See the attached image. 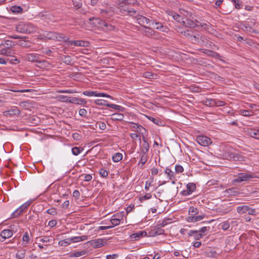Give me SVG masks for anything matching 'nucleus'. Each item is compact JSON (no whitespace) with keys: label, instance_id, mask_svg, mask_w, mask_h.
<instances>
[{"label":"nucleus","instance_id":"1","mask_svg":"<svg viewBox=\"0 0 259 259\" xmlns=\"http://www.w3.org/2000/svg\"><path fill=\"white\" fill-rule=\"evenodd\" d=\"M121 13L122 15L130 16L136 19L138 23L143 27L146 26L145 25H150L151 23L154 24L155 22V20L153 19H149L140 15L139 12L133 8L122 7L121 9Z\"/></svg>","mask_w":259,"mask_h":259},{"label":"nucleus","instance_id":"2","mask_svg":"<svg viewBox=\"0 0 259 259\" xmlns=\"http://www.w3.org/2000/svg\"><path fill=\"white\" fill-rule=\"evenodd\" d=\"M50 39H56L58 41L63 40L67 45H73L75 46H85V41L82 40H69L68 37L62 33L57 32H50L48 35Z\"/></svg>","mask_w":259,"mask_h":259},{"label":"nucleus","instance_id":"3","mask_svg":"<svg viewBox=\"0 0 259 259\" xmlns=\"http://www.w3.org/2000/svg\"><path fill=\"white\" fill-rule=\"evenodd\" d=\"M189 216L186 220L188 222H196L203 220L205 217L204 214H199V210L194 206H191L189 208Z\"/></svg>","mask_w":259,"mask_h":259},{"label":"nucleus","instance_id":"4","mask_svg":"<svg viewBox=\"0 0 259 259\" xmlns=\"http://www.w3.org/2000/svg\"><path fill=\"white\" fill-rule=\"evenodd\" d=\"M16 30L22 33H31L36 31V27L29 23L20 22L17 25Z\"/></svg>","mask_w":259,"mask_h":259},{"label":"nucleus","instance_id":"5","mask_svg":"<svg viewBox=\"0 0 259 259\" xmlns=\"http://www.w3.org/2000/svg\"><path fill=\"white\" fill-rule=\"evenodd\" d=\"M254 25V20H250L248 22L242 23L240 25V27L241 29L244 31L256 33V31L253 28Z\"/></svg>","mask_w":259,"mask_h":259},{"label":"nucleus","instance_id":"6","mask_svg":"<svg viewBox=\"0 0 259 259\" xmlns=\"http://www.w3.org/2000/svg\"><path fill=\"white\" fill-rule=\"evenodd\" d=\"M39 59V55L36 53H28L25 56V59L28 61L36 62L42 65L47 63V61L45 60L41 61Z\"/></svg>","mask_w":259,"mask_h":259},{"label":"nucleus","instance_id":"7","mask_svg":"<svg viewBox=\"0 0 259 259\" xmlns=\"http://www.w3.org/2000/svg\"><path fill=\"white\" fill-rule=\"evenodd\" d=\"M31 203L32 200H30L26 202L25 203L23 204L12 213L11 215V218H15L19 217L24 210H25L28 207V206L31 204Z\"/></svg>","mask_w":259,"mask_h":259},{"label":"nucleus","instance_id":"8","mask_svg":"<svg viewBox=\"0 0 259 259\" xmlns=\"http://www.w3.org/2000/svg\"><path fill=\"white\" fill-rule=\"evenodd\" d=\"M252 178H254V177L252 174L241 172L239 173L238 177L233 180V182L234 183H238L243 181H248Z\"/></svg>","mask_w":259,"mask_h":259},{"label":"nucleus","instance_id":"9","mask_svg":"<svg viewBox=\"0 0 259 259\" xmlns=\"http://www.w3.org/2000/svg\"><path fill=\"white\" fill-rule=\"evenodd\" d=\"M161 228L158 224H157L153 229L149 231V236L154 237L164 234V230Z\"/></svg>","mask_w":259,"mask_h":259},{"label":"nucleus","instance_id":"10","mask_svg":"<svg viewBox=\"0 0 259 259\" xmlns=\"http://www.w3.org/2000/svg\"><path fill=\"white\" fill-rule=\"evenodd\" d=\"M196 141L201 146H207L211 143L210 138L204 136H198L196 138Z\"/></svg>","mask_w":259,"mask_h":259},{"label":"nucleus","instance_id":"11","mask_svg":"<svg viewBox=\"0 0 259 259\" xmlns=\"http://www.w3.org/2000/svg\"><path fill=\"white\" fill-rule=\"evenodd\" d=\"M186 190H183L181 193L183 196L191 194L196 190V185L193 183H189L186 186Z\"/></svg>","mask_w":259,"mask_h":259},{"label":"nucleus","instance_id":"12","mask_svg":"<svg viewBox=\"0 0 259 259\" xmlns=\"http://www.w3.org/2000/svg\"><path fill=\"white\" fill-rule=\"evenodd\" d=\"M199 22L197 20L195 21H193L191 19L185 18L184 20H182V23L184 26L188 28H195L196 26H198Z\"/></svg>","mask_w":259,"mask_h":259},{"label":"nucleus","instance_id":"13","mask_svg":"<svg viewBox=\"0 0 259 259\" xmlns=\"http://www.w3.org/2000/svg\"><path fill=\"white\" fill-rule=\"evenodd\" d=\"M100 15L104 18L109 19L115 14V9H100Z\"/></svg>","mask_w":259,"mask_h":259},{"label":"nucleus","instance_id":"14","mask_svg":"<svg viewBox=\"0 0 259 259\" xmlns=\"http://www.w3.org/2000/svg\"><path fill=\"white\" fill-rule=\"evenodd\" d=\"M200 51L205 54H206L208 56L211 57L213 58H217L218 59L221 60V55L218 54V53L210 50H207V49H200Z\"/></svg>","mask_w":259,"mask_h":259},{"label":"nucleus","instance_id":"15","mask_svg":"<svg viewBox=\"0 0 259 259\" xmlns=\"http://www.w3.org/2000/svg\"><path fill=\"white\" fill-rule=\"evenodd\" d=\"M226 158L233 159L235 161H242L244 157L238 153L231 152L228 153Z\"/></svg>","mask_w":259,"mask_h":259},{"label":"nucleus","instance_id":"16","mask_svg":"<svg viewBox=\"0 0 259 259\" xmlns=\"http://www.w3.org/2000/svg\"><path fill=\"white\" fill-rule=\"evenodd\" d=\"M93 24L95 27H97L99 29L103 30V26L105 23V20H102L99 18H93Z\"/></svg>","mask_w":259,"mask_h":259},{"label":"nucleus","instance_id":"17","mask_svg":"<svg viewBox=\"0 0 259 259\" xmlns=\"http://www.w3.org/2000/svg\"><path fill=\"white\" fill-rule=\"evenodd\" d=\"M147 235V233L146 231H139L135 233H133L130 235V238L134 240H138L140 238L143 236H145Z\"/></svg>","mask_w":259,"mask_h":259},{"label":"nucleus","instance_id":"18","mask_svg":"<svg viewBox=\"0 0 259 259\" xmlns=\"http://www.w3.org/2000/svg\"><path fill=\"white\" fill-rule=\"evenodd\" d=\"M144 29H142V33L147 37H151L156 33V31L153 30L151 27L144 26Z\"/></svg>","mask_w":259,"mask_h":259},{"label":"nucleus","instance_id":"19","mask_svg":"<svg viewBox=\"0 0 259 259\" xmlns=\"http://www.w3.org/2000/svg\"><path fill=\"white\" fill-rule=\"evenodd\" d=\"M88 243L94 248H100L103 246V239H97L89 241Z\"/></svg>","mask_w":259,"mask_h":259},{"label":"nucleus","instance_id":"20","mask_svg":"<svg viewBox=\"0 0 259 259\" xmlns=\"http://www.w3.org/2000/svg\"><path fill=\"white\" fill-rule=\"evenodd\" d=\"M130 124H131L130 126V127L135 128V130H134V131H135L136 133L141 132L142 134H143L142 131H146L145 128H144L140 124H139L138 123H136L134 122H130Z\"/></svg>","mask_w":259,"mask_h":259},{"label":"nucleus","instance_id":"21","mask_svg":"<svg viewBox=\"0 0 259 259\" xmlns=\"http://www.w3.org/2000/svg\"><path fill=\"white\" fill-rule=\"evenodd\" d=\"M115 25L111 24L108 21H105V23L103 26V31L105 32L112 31L115 29Z\"/></svg>","mask_w":259,"mask_h":259},{"label":"nucleus","instance_id":"22","mask_svg":"<svg viewBox=\"0 0 259 259\" xmlns=\"http://www.w3.org/2000/svg\"><path fill=\"white\" fill-rule=\"evenodd\" d=\"M13 232L9 229H5L1 232V236L2 238L6 239L10 238L13 235Z\"/></svg>","mask_w":259,"mask_h":259},{"label":"nucleus","instance_id":"23","mask_svg":"<svg viewBox=\"0 0 259 259\" xmlns=\"http://www.w3.org/2000/svg\"><path fill=\"white\" fill-rule=\"evenodd\" d=\"M54 240L53 237L48 236H44L43 238L39 239V241L45 243V245H49L50 243L53 244Z\"/></svg>","mask_w":259,"mask_h":259},{"label":"nucleus","instance_id":"24","mask_svg":"<svg viewBox=\"0 0 259 259\" xmlns=\"http://www.w3.org/2000/svg\"><path fill=\"white\" fill-rule=\"evenodd\" d=\"M6 115H18L20 113V111L17 107L10 109L5 112Z\"/></svg>","mask_w":259,"mask_h":259},{"label":"nucleus","instance_id":"25","mask_svg":"<svg viewBox=\"0 0 259 259\" xmlns=\"http://www.w3.org/2000/svg\"><path fill=\"white\" fill-rule=\"evenodd\" d=\"M10 10L14 14H21L23 11V9L21 7L16 5L11 6Z\"/></svg>","mask_w":259,"mask_h":259},{"label":"nucleus","instance_id":"26","mask_svg":"<svg viewBox=\"0 0 259 259\" xmlns=\"http://www.w3.org/2000/svg\"><path fill=\"white\" fill-rule=\"evenodd\" d=\"M88 239V236L82 235L81 236H75L70 238L71 243L79 242L81 241L85 240Z\"/></svg>","mask_w":259,"mask_h":259},{"label":"nucleus","instance_id":"27","mask_svg":"<svg viewBox=\"0 0 259 259\" xmlns=\"http://www.w3.org/2000/svg\"><path fill=\"white\" fill-rule=\"evenodd\" d=\"M189 236H193L196 240H199L202 237L198 231L190 230L188 233Z\"/></svg>","mask_w":259,"mask_h":259},{"label":"nucleus","instance_id":"28","mask_svg":"<svg viewBox=\"0 0 259 259\" xmlns=\"http://www.w3.org/2000/svg\"><path fill=\"white\" fill-rule=\"evenodd\" d=\"M164 173L167 176L168 179L170 180H175L176 178L174 172H173L170 169L166 167L165 169Z\"/></svg>","mask_w":259,"mask_h":259},{"label":"nucleus","instance_id":"29","mask_svg":"<svg viewBox=\"0 0 259 259\" xmlns=\"http://www.w3.org/2000/svg\"><path fill=\"white\" fill-rule=\"evenodd\" d=\"M124 115L122 113H113L111 115V119L114 121L122 120Z\"/></svg>","mask_w":259,"mask_h":259},{"label":"nucleus","instance_id":"30","mask_svg":"<svg viewBox=\"0 0 259 259\" xmlns=\"http://www.w3.org/2000/svg\"><path fill=\"white\" fill-rule=\"evenodd\" d=\"M200 34L198 33L194 34L193 32L192 37H190L189 40L193 44H197L200 41Z\"/></svg>","mask_w":259,"mask_h":259},{"label":"nucleus","instance_id":"31","mask_svg":"<svg viewBox=\"0 0 259 259\" xmlns=\"http://www.w3.org/2000/svg\"><path fill=\"white\" fill-rule=\"evenodd\" d=\"M214 100L215 99H206L205 100H203L202 103L206 106L212 107H214Z\"/></svg>","mask_w":259,"mask_h":259},{"label":"nucleus","instance_id":"32","mask_svg":"<svg viewBox=\"0 0 259 259\" xmlns=\"http://www.w3.org/2000/svg\"><path fill=\"white\" fill-rule=\"evenodd\" d=\"M248 206L247 205L239 206L237 207L236 211L240 214L246 213L248 210Z\"/></svg>","mask_w":259,"mask_h":259},{"label":"nucleus","instance_id":"33","mask_svg":"<svg viewBox=\"0 0 259 259\" xmlns=\"http://www.w3.org/2000/svg\"><path fill=\"white\" fill-rule=\"evenodd\" d=\"M248 134L251 137L259 139V130L252 129L248 132Z\"/></svg>","mask_w":259,"mask_h":259},{"label":"nucleus","instance_id":"34","mask_svg":"<svg viewBox=\"0 0 259 259\" xmlns=\"http://www.w3.org/2000/svg\"><path fill=\"white\" fill-rule=\"evenodd\" d=\"M2 46H4L5 48L10 50V49L14 46V43L13 41L10 40H6L5 42L2 43Z\"/></svg>","mask_w":259,"mask_h":259},{"label":"nucleus","instance_id":"35","mask_svg":"<svg viewBox=\"0 0 259 259\" xmlns=\"http://www.w3.org/2000/svg\"><path fill=\"white\" fill-rule=\"evenodd\" d=\"M71 243V241L70 238L60 240L58 242L59 245L61 246H67V245L70 244Z\"/></svg>","mask_w":259,"mask_h":259},{"label":"nucleus","instance_id":"36","mask_svg":"<svg viewBox=\"0 0 259 259\" xmlns=\"http://www.w3.org/2000/svg\"><path fill=\"white\" fill-rule=\"evenodd\" d=\"M226 192H227L229 195L234 196L237 195L238 194H240L239 191L237 188H232L227 189Z\"/></svg>","mask_w":259,"mask_h":259},{"label":"nucleus","instance_id":"37","mask_svg":"<svg viewBox=\"0 0 259 259\" xmlns=\"http://www.w3.org/2000/svg\"><path fill=\"white\" fill-rule=\"evenodd\" d=\"M30 238L27 232H25L23 236L22 241L24 246H26L30 242Z\"/></svg>","mask_w":259,"mask_h":259},{"label":"nucleus","instance_id":"38","mask_svg":"<svg viewBox=\"0 0 259 259\" xmlns=\"http://www.w3.org/2000/svg\"><path fill=\"white\" fill-rule=\"evenodd\" d=\"M26 250L25 249L19 250L16 253V257L18 259H23L25 257Z\"/></svg>","mask_w":259,"mask_h":259},{"label":"nucleus","instance_id":"39","mask_svg":"<svg viewBox=\"0 0 259 259\" xmlns=\"http://www.w3.org/2000/svg\"><path fill=\"white\" fill-rule=\"evenodd\" d=\"M112 160L114 162L120 161L122 158V155L120 153H116L112 156Z\"/></svg>","mask_w":259,"mask_h":259},{"label":"nucleus","instance_id":"40","mask_svg":"<svg viewBox=\"0 0 259 259\" xmlns=\"http://www.w3.org/2000/svg\"><path fill=\"white\" fill-rule=\"evenodd\" d=\"M240 114L244 116H250L253 114V112L251 110L241 109L239 111Z\"/></svg>","mask_w":259,"mask_h":259},{"label":"nucleus","instance_id":"41","mask_svg":"<svg viewBox=\"0 0 259 259\" xmlns=\"http://www.w3.org/2000/svg\"><path fill=\"white\" fill-rule=\"evenodd\" d=\"M147 161V154H143L142 153V155L141 156V159L140 161L139 162L138 165H139L140 163L142 164V165L141 166V168H143V165L145 164V163Z\"/></svg>","mask_w":259,"mask_h":259},{"label":"nucleus","instance_id":"42","mask_svg":"<svg viewBox=\"0 0 259 259\" xmlns=\"http://www.w3.org/2000/svg\"><path fill=\"white\" fill-rule=\"evenodd\" d=\"M63 62L67 65H71L72 63V59L69 56H64L61 59Z\"/></svg>","mask_w":259,"mask_h":259},{"label":"nucleus","instance_id":"43","mask_svg":"<svg viewBox=\"0 0 259 259\" xmlns=\"http://www.w3.org/2000/svg\"><path fill=\"white\" fill-rule=\"evenodd\" d=\"M95 103L98 105L101 106H107V105H109L110 104L108 103L107 101L105 100L101 99H97L95 101Z\"/></svg>","mask_w":259,"mask_h":259},{"label":"nucleus","instance_id":"44","mask_svg":"<svg viewBox=\"0 0 259 259\" xmlns=\"http://www.w3.org/2000/svg\"><path fill=\"white\" fill-rule=\"evenodd\" d=\"M209 227H202L199 230H198L200 235H202V236H204L206 235L208 231L209 230Z\"/></svg>","mask_w":259,"mask_h":259},{"label":"nucleus","instance_id":"45","mask_svg":"<svg viewBox=\"0 0 259 259\" xmlns=\"http://www.w3.org/2000/svg\"><path fill=\"white\" fill-rule=\"evenodd\" d=\"M107 107H110L112 109H115L116 110H118L119 111H122L124 109V108L116 104H110L109 105H107Z\"/></svg>","mask_w":259,"mask_h":259},{"label":"nucleus","instance_id":"46","mask_svg":"<svg viewBox=\"0 0 259 259\" xmlns=\"http://www.w3.org/2000/svg\"><path fill=\"white\" fill-rule=\"evenodd\" d=\"M82 150V148L75 147L72 148V153L74 155L76 156L78 155Z\"/></svg>","mask_w":259,"mask_h":259},{"label":"nucleus","instance_id":"47","mask_svg":"<svg viewBox=\"0 0 259 259\" xmlns=\"http://www.w3.org/2000/svg\"><path fill=\"white\" fill-rule=\"evenodd\" d=\"M192 33L193 31L192 30L186 29L185 31L182 32V35L190 39V37H192Z\"/></svg>","mask_w":259,"mask_h":259},{"label":"nucleus","instance_id":"48","mask_svg":"<svg viewBox=\"0 0 259 259\" xmlns=\"http://www.w3.org/2000/svg\"><path fill=\"white\" fill-rule=\"evenodd\" d=\"M170 220H171L170 219H167L159 221L157 224H158L160 226V227H163L165 226L166 225H167L169 223H170Z\"/></svg>","mask_w":259,"mask_h":259},{"label":"nucleus","instance_id":"49","mask_svg":"<svg viewBox=\"0 0 259 259\" xmlns=\"http://www.w3.org/2000/svg\"><path fill=\"white\" fill-rule=\"evenodd\" d=\"M232 2L237 9H240L242 7V2L240 0H230Z\"/></svg>","mask_w":259,"mask_h":259},{"label":"nucleus","instance_id":"50","mask_svg":"<svg viewBox=\"0 0 259 259\" xmlns=\"http://www.w3.org/2000/svg\"><path fill=\"white\" fill-rule=\"evenodd\" d=\"M220 225H221V228L223 230L226 231L229 228L230 224L229 222H228V221H227L224 222L222 223L221 224H220Z\"/></svg>","mask_w":259,"mask_h":259},{"label":"nucleus","instance_id":"51","mask_svg":"<svg viewBox=\"0 0 259 259\" xmlns=\"http://www.w3.org/2000/svg\"><path fill=\"white\" fill-rule=\"evenodd\" d=\"M86 253V251L84 250L78 251L72 253L71 255V257H79L81 255H83Z\"/></svg>","mask_w":259,"mask_h":259},{"label":"nucleus","instance_id":"52","mask_svg":"<svg viewBox=\"0 0 259 259\" xmlns=\"http://www.w3.org/2000/svg\"><path fill=\"white\" fill-rule=\"evenodd\" d=\"M111 223L112 224L111 226H113V227L116 226L120 224V221L116 218H114L113 217H112V218L110 220Z\"/></svg>","mask_w":259,"mask_h":259},{"label":"nucleus","instance_id":"53","mask_svg":"<svg viewBox=\"0 0 259 259\" xmlns=\"http://www.w3.org/2000/svg\"><path fill=\"white\" fill-rule=\"evenodd\" d=\"M73 4L75 7L76 9H78L80 8L82 6V1L81 0H74L73 2Z\"/></svg>","mask_w":259,"mask_h":259},{"label":"nucleus","instance_id":"54","mask_svg":"<svg viewBox=\"0 0 259 259\" xmlns=\"http://www.w3.org/2000/svg\"><path fill=\"white\" fill-rule=\"evenodd\" d=\"M149 143L143 144L142 147V153L143 154H147L149 151Z\"/></svg>","mask_w":259,"mask_h":259},{"label":"nucleus","instance_id":"55","mask_svg":"<svg viewBox=\"0 0 259 259\" xmlns=\"http://www.w3.org/2000/svg\"><path fill=\"white\" fill-rule=\"evenodd\" d=\"M154 24H155L156 25L155 28L156 29L164 31V30H163L164 26L161 22H157L155 20V22H154Z\"/></svg>","mask_w":259,"mask_h":259},{"label":"nucleus","instance_id":"56","mask_svg":"<svg viewBox=\"0 0 259 259\" xmlns=\"http://www.w3.org/2000/svg\"><path fill=\"white\" fill-rule=\"evenodd\" d=\"M10 50L6 48L2 49L0 50V54L2 55H6L7 56H10Z\"/></svg>","mask_w":259,"mask_h":259},{"label":"nucleus","instance_id":"57","mask_svg":"<svg viewBox=\"0 0 259 259\" xmlns=\"http://www.w3.org/2000/svg\"><path fill=\"white\" fill-rule=\"evenodd\" d=\"M200 41H199V44H200L202 46H207L208 45V40L207 38L204 37L200 36Z\"/></svg>","mask_w":259,"mask_h":259},{"label":"nucleus","instance_id":"58","mask_svg":"<svg viewBox=\"0 0 259 259\" xmlns=\"http://www.w3.org/2000/svg\"><path fill=\"white\" fill-rule=\"evenodd\" d=\"M151 197H152V195H151L150 193H147V194H146L144 196H141L139 198V200L141 202H142L145 200H148V199L151 198Z\"/></svg>","mask_w":259,"mask_h":259},{"label":"nucleus","instance_id":"59","mask_svg":"<svg viewBox=\"0 0 259 259\" xmlns=\"http://www.w3.org/2000/svg\"><path fill=\"white\" fill-rule=\"evenodd\" d=\"M123 211L121 212H118L115 214H114L112 217L115 218H116L117 220L118 219L120 221L123 220Z\"/></svg>","mask_w":259,"mask_h":259},{"label":"nucleus","instance_id":"60","mask_svg":"<svg viewBox=\"0 0 259 259\" xmlns=\"http://www.w3.org/2000/svg\"><path fill=\"white\" fill-rule=\"evenodd\" d=\"M99 174L103 178H107L108 175V172L103 168L100 169Z\"/></svg>","mask_w":259,"mask_h":259},{"label":"nucleus","instance_id":"61","mask_svg":"<svg viewBox=\"0 0 259 259\" xmlns=\"http://www.w3.org/2000/svg\"><path fill=\"white\" fill-rule=\"evenodd\" d=\"M214 107H222L225 105L224 101L215 100H214Z\"/></svg>","mask_w":259,"mask_h":259},{"label":"nucleus","instance_id":"62","mask_svg":"<svg viewBox=\"0 0 259 259\" xmlns=\"http://www.w3.org/2000/svg\"><path fill=\"white\" fill-rule=\"evenodd\" d=\"M83 94L85 95V96H89V97H91V96H95L96 97V95H97V92H95V91H84L83 93Z\"/></svg>","mask_w":259,"mask_h":259},{"label":"nucleus","instance_id":"63","mask_svg":"<svg viewBox=\"0 0 259 259\" xmlns=\"http://www.w3.org/2000/svg\"><path fill=\"white\" fill-rule=\"evenodd\" d=\"M172 17L175 20H176L178 22L182 23L181 20H183V19L181 18V16L176 14L174 13L172 14Z\"/></svg>","mask_w":259,"mask_h":259},{"label":"nucleus","instance_id":"64","mask_svg":"<svg viewBox=\"0 0 259 259\" xmlns=\"http://www.w3.org/2000/svg\"><path fill=\"white\" fill-rule=\"evenodd\" d=\"M58 99L63 102H68V101H69V99H71L70 97H68L64 95H59L58 96Z\"/></svg>","mask_w":259,"mask_h":259}]
</instances>
